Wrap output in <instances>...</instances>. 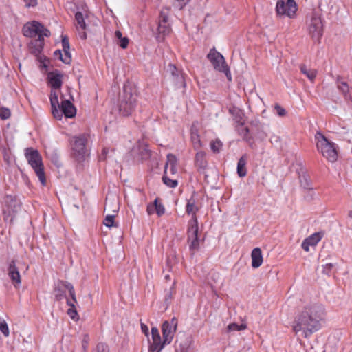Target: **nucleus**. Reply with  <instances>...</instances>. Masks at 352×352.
<instances>
[{
  "label": "nucleus",
  "mask_w": 352,
  "mask_h": 352,
  "mask_svg": "<svg viewBox=\"0 0 352 352\" xmlns=\"http://www.w3.org/2000/svg\"><path fill=\"white\" fill-rule=\"evenodd\" d=\"M324 317V308L322 305L308 304L296 316L292 329L296 333L301 332L305 338H308L320 329Z\"/></svg>",
  "instance_id": "1"
},
{
  "label": "nucleus",
  "mask_w": 352,
  "mask_h": 352,
  "mask_svg": "<svg viewBox=\"0 0 352 352\" xmlns=\"http://www.w3.org/2000/svg\"><path fill=\"white\" fill-rule=\"evenodd\" d=\"M23 35L26 37L38 36V40L35 41L36 47L32 51L34 54H38L42 50V41L44 36H50V32L37 21L27 23L23 28Z\"/></svg>",
  "instance_id": "2"
},
{
  "label": "nucleus",
  "mask_w": 352,
  "mask_h": 352,
  "mask_svg": "<svg viewBox=\"0 0 352 352\" xmlns=\"http://www.w3.org/2000/svg\"><path fill=\"white\" fill-rule=\"evenodd\" d=\"M317 150L330 162H334L338 159V148L336 144L328 140L322 133L317 132L315 135Z\"/></svg>",
  "instance_id": "3"
},
{
  "label": "nucleus",
  "mask_w": 352,
  "mask_h": 352,
  "mask_svg": "<svg viewBox=\"0 0 352 352\" xmlns=\"http://www.w3.org/2000/svg\"><path fill=\"white\" fill-rule=\"evenodd\" d=\"M137 96L131 92V88L124 87L118 102V109L122 116H129L135 109Z\"/></svg>",
  "instance_id": "4"
},
{
  "label": "nucleus",
  "mask_w": 352,
  "mask_h": 352,
  "mask_svg": "<svg viewBox=\"0 0 352 352\" xmlns=\"http://www.w3.org/2000/svg\"><path fill=\"white\" fill-rule=\"evenodd\" d=\"M25 157L28 163L34 169L36 176L43 186L46 184L44 168L42 163V157L37 150L28 148L25 151Z\"/></svg>",
  "instance_id": "5"
},
{
  "label": "nucleus",
  "mask_w": 352,
  "mask_h": 352,
  "mask_svg": "<svg viewBox=\"0 0 352 352\" xmlns=\"http://www.w3.org/2000/svg\"><path fill=\"white\" fill-rule=\"evenodd\" d=\"M87 136L85 134L74 136L71 140L72 155L76 160L81 162L84 160L86 154V144Z\"/></svg>",
  "instance_id": "6"
},
{
  "label": "nucleus",
  "mask_w": 352,
  "mask_h": 352,
  "mask_svg": "<svg viewBox=\"0 0 352 352\" xmlns=\"http://www.w3.org/2000/svg\"><path fill=\"white\" fill-rule=\"evenodd\" d=\"M207 57L217 71L224 73L228 80L229 81L232 80V76L230 69L226 64L224 57L221 53L213 48L210 50V52L207 55Z\"/></svg>",
  "instance_id": "7"
},
{
  "label": "nucleus",
  "mask_w": 352,
  "mask_h": 352,
  "mask_svg": "<svg viewBox=\"0 0 352 352\" xmlns=\"http://www.w3.org/2000/svg\"><path fill=\"white\" fill-rule=\"evenodd\" d=\"M309 34L316 41H320L323 32V25L321 17L316 13H314L307 22Z\"/></svg>",
  "instance_id": "8"
},
{
  "label": "nucleus",
  "mask_w": 352,
  "mask_h": 352,
  "mask_svg": "<svg viewBox=\"0 0 352 352\" xmlns=\"http://www.w3.org/2000/svg\"><path fill=\"white\" fill-rule=\"evenodd\" d=\"M297 10V5L294 0H278L276 11L278 15L287 16L289 18L294 16Z\"/></svg>",
  "instance_id": "9"
},
{
  "label": "nucleus",
  "mask_w": 352,
  "mask_h": 352,
  "mask_svg": "<svg viewBox=\"0 0 352 352\" xmlns=\"http://www.w3.org/2000/svg\"><path fill=\"white\" fill-rule=\"evenodd\" d=\"M178 320L173 317L170 320H166L162 325L164 344H170L177 331Z\"/></svg>",
  "instance_id": "10"
},
{
  "label": "nucleus",
  "mask_w": 352,
  "mask_h": 352,
  "mask_svg": "<svg viewBox=\"0 0 352 352\" xmlns=\"http://www.w3.org/2000/svg\"><path fill=\"white\" fill-rule=\"evenodd\" d=\"M4 203L3 212L9 216L16 213L21 207V203L15 196L6 195L4 198Z\"/></svg>",
  "instance_id": "11"
},
{
  "label": "nucleus",
  "mask_w": 352,
  "mask_h": 352,
  "mask_svg": "<svg viewBox=\"0 0 352 352\" xmlns=\"http://www.w3.org/2000/svg\"><path fill=\"white\" fill-rule=\"evenodd\" d=\"M199 211L198 206L195 204L194 199L191 198L188 200L186 206V212L187 214L191 216L190 220L188 221V226L198 225V219L196 216L197 212Z\"/></svg>",
  "instance_id": "12"
},
{
  "label": "nucleus",
  "mask_w": 352,
  "mask_h": 352,
  "mask_svg": "<svg viewBox=\"0 0 352 352\" xmlns=\"http://www.w3.org/2000/svg\"><path fill=\"white\" fill-rule=\"evenodd\" d=\"M8 276L12 280L14 286L16 288H18L21 283V275L19 272V270L16 265V261L15 260H12L9 263L8 268Z\"/></svg>",
  "instance_id": "13"
},
{
  "label": "nucleus",
  "mask_w": 352,
  "mask_h": 352,
  "mask_svg": "<svg viewBox=\"0 0 352 352\" xmlns=\"http://www.w3.org/2000/svg\"><path fill=\"white\" fill-rule=\"evenodd\" d=\"M198 230V225L196 226H190L188 228V237L190 249L196 250L199 247Z\"/></svg>",
  "instance_id": "14"
},
{
  "label": "nucleus",
  "mask_w": 352,
  "mask_h": 352,
  "mask_svg": "<svg viewBox=\"0 0 352 352\" xmlns=\"http://www.w3.org/2000/svg\"><path fill=\"white\" fill-rule=\"evenodd\" d=\"M71 284L67 281L60 280L54 287L53 294L56 300H61L65 298V289L67 290V285Z\"/></svg>",
  "instance_id": "15"
},
{
  "label": "nucleus",
  "mask_w": 352,
  "mask_h": 352,
  "mask_svg": "<svg viewBox=\"0 0 352 352\" xmlns=\"http://www.w3.org/2000/svg\"><path fill=\"white\" fill-rule=\"evenodd\" d=\"M60 106L63 114L66 118H72L76 116V109L69 100H63Z\"/></svg>",
  "instance_id": "16"
},
{
  "label": "nucleus",
  "mask_w": 352,
  "mask_h": 352,
  "mask_svg": "<svg viewBox=\"0 0 352 352\" xmlns=\"http://www.w3.org/2000/svg\"><path fill=\"white\" fill-rule=\"evenodd\" d=\"M167 160L165 164L164 170L168 171L170 175L177 173V159L173 154L169 153L166 156Z\"/></svg>",
  "instance_id": "17"
},
{
  "label": "nucleus",
  "mask_w": 352,
  "mask_h": 352,
  "mask_svg": "<svg viewBox=\"0 0 352 352\" xmlns=\"http://www.w3.org/2000/svg\"><path fill=\"white\" fill-rule=\"evenodd\" d=\"M337 87L339 91L342 92L346 99H351L352 98L351 87L341 77H338Z\"/></svg>",
  "instance_id": "18"
},
{
  "label": "nucleus",
  "mask_w": 352,
  "mask_h": 352,
  "mask_svg": "<svg viewBox=\"0 0 352 352\" xmlns=\"http://www.w3.org/2000/svg\"><path fill=\"white\" fill-rule=\"evenodd\" d=\"M252 267L258 268L263 263V255L261 248H255L251 252Z\"/></svg>",
  "instance_id": "19"
},
{
  "label": "nucleus",
  "mask_w": 352,
  "mask_h": 352,
  "mask_svg": "<svg viewBox=\"0 0 352 352\" xmlns=\"http://www.w3.org/2000/svg\"><path fill=\"white\" fill-rule=\"evenodd\" d=\"M49 82L52 89H57L62 85V75L60 74H50L48 76Z\"/></svg>",
  "instance_id": "20"
},
{
  "label": "nucleus",
  "mask_w": 352,
  "mask_h": 352,
  "mask_svg": "<svg viewBox=\"0 0 352 352\" xmlns=\"http://www.w3.org/2000/svg\"><path fill=\"white\" fill-rule=\"evenodd\" d=\"M63 51V52H62V51L60 50H57L54 52L55 56H58L63 63L65 64H70L72 61V56L69 50Z\"/></svg>",
  "instance_id": "21"
},
{
  "label": "nucleus",
  "mask_w": 352,
  "mask_h": 352,
  "mask_svg": "<svg viewBox=\"0 0 352 352\" xmlns=\"http://www.w3.org/2000/svg\"><path fill=\"white\" fill-rule=\"evenodd\" d=\"M246 158L245 156H242L237 163V173L240 177H243L246 175Z\"/></svg>",
  "instance_id": "22"
},
{
  "label": "nucleus",
  "mask_w": 352,
  "mask_h": 352,
  "mask_svg": "<svg viewBox=\"0 0 352 352\" xmlns=\"http://www.w3.org/2000/svg\"><path fill=\"white\" fill-rule=\"evenodd\" d=\"M67 286V290L69 293V295L71 296V299H67V305L69 307H75L76 304L77 303L76 298V293L74 288V286L72 284H68Z\"/></svg>",
  "instance_id": "23"
},
{
  "label": "nucleus",
  "mask_w": 352,
  "mask_h": 352,
  "mask_svg": "<svg viewBox=\"0 0 352 352\" xmlns=\"http://www.w3.org/2000/svg\"><path fill=\"white\" fill-rule=\"evenodd\" d=\"M168 71L171 73L172 76L175 78V80L177 83L182 84L184 82V77L180 74L179 71L177 69V67L172 64H169L168 67Z\"/></svg>",
  "instance_id": "24"
},
{
  "label": "nucleus",
  "mask_w": 352,
  "mask_h": 352,
  "mask_svg": "<svg viewBox=\"0 0 352 352\" xmlns=\"http://www.w3.org/2000/svg\"><path fill=\"white\" fill-rule=\"evenodd\" d=\"M170 173L168 171L164 170V175L162 177V181L164 184L170 188H175L177 184V180L175 179H170L169 177Z\"/></svg>",
  "instance_id": "25"
},
{
  "label": "nucleus",
  "mask_w": 352,
  "mask_h": 352,
  "mask_svg": "<svg viewBox=\"0 0 352 352\" xmlns=\"http://www.w3.org/2000/svg\"><path fill=\"white\" fill-rule=\"evenodd\" d=\"M151 336L153 342L158 344H164V346L168 344H164V338H161L159 330L157 327H154L151 328Z\"/></svg>",
  "instance_id": "26"
},
{
  "label": "nucleus",
  "mask_w": 352,
  "mask_h": 352,
  "mask_svg": "<svg viewBox=\"0 0 352 352\" xmlns=\"http://www.w3.org/2000/svg\"><path fill=\"white\" fill-rule=\"evenodd\" d=\"M191 141L195 149H199L201 146V140L197 131L193 127L191 129Z\"/></svg>",
  "instance_id": "27"
},
{
  "label": "nucleus",
  "mask_w": 352,
  "mask_h": 352,
  "mask_svg": "<svg viewBox=\"0 0 352 352\" xmlns=\"http://www.w3.org/2000/svg\"><path fill=\"white\" fill-rule=\"evenodd\" d=\"M205 156L206 153L204 151H197L195 156V163L197 166H198L200 168H203L206 165Z\"/></svg>",
  "instance_id": "28"
},
{
  "label": "nucleus",
  "mask_w": 352,
  "mask_h": 352,
  "mask_svg": "<svg viewBox=\"0 0 352 352\" xmlns=\"http://www.w3.org/2000/svg\"><path fill=\"white\" fill-rule=\"evenodd\" d=\"M300 71L302 74L311 80L314 81L316 76V71L315 69H307L305 65L300 66Z\"/></svg>",
  "instance_id": "29"
},
{
  "label": "nucleus",
  "mask_w": 352,
  "mask_h": 352,
  "mask_svg": "<svg viewBox=\"0 0 352 352\" xmlns=\"http://www.w3.org/2000/svg\"><path fill=\"white\" fill-rule=\"evenodd\" d=\"M321 239V234L320 232H316L305 239V240L311 245V246H315L318 243Z\"/></svg>",
  "instance_id": "30"
},
{
  "label": "nucleus",
  "mask_w": 352,
  "mask_h": 352,
  "mask_svg": "<svg viewBox=\"0 0 352 352\" xmlns=\"http://www.w3.org/2000/svg\"><path fill=\"white\" fill-rule=\"evenodd\" d=\"M75 19L77 23V25L82 29L85 30L86 23L85 21V19L83 14L80 12H77L75 14Z\"/></svg>",
  "instance_id": "31"
},
{
  "label": "nucleus",
  "mask_w": 352,
  "mask_h": 352,
  "mask_svg": "<svg viewBox=\"0 0 352 352\" xmlns=\"http://www.w3.org/2000/svg\"><path fill=\"white\" fill-rule=\"evenodd\" d=\"M158 32L162 36L168 35L170 32V27L168 24H164L163 23H159L158 24Z\"/></svg>",
  "instance_id": "32"
},
{
  "label": "nucleus",
  "mask_w": 352,
  "mask_h": 352,
  "mask_svg": "<svg viewBox=\"0 0 352 352\" xmlns=\"http://www.w3.org/2000/svg\"><path fill=\"white\" fill-rule=\"evenodd\" d=\"M50 99L52 107L60 106L58 102V94L56 90L51 91Z\"/></svg>",
  "instance_id": "33"
},
{
  "label": "nucleus",
  "mask_w": 352,
  "mask_h": 352,
  "mask_svg": "<svg viewBox=\"0 0 352 352\" xmlns=\"http://www.w3.org/2000/svg\"><path fill=\"white\" fill-rule=\"evenodd\" d=\"M247 328V326L245 324H238L235 322L230 323L228 326V331H241L244 330Z\"/></svg>",
  "instance_id": "34"
},
{
  "label": "nucleus",
  "mask_w": 352,
  "mask_h": 352,
  "mask_svg": "<svg viewBox=\"0 0 352 352\" xmlns=\"http://www.w3.org/2000/svg\"><path fill=\"white\" fill-rule=\"evenodd\" d=\"M52 113L56 119L59 120L62 119L63 112L61 106L52 107Z\"/></svg>",
  "instance_id": "35"
},
{
  "label": "nucleus",
  "mask_w": 352,
  "mask_h": 352,
  "mask_svg": "<svg viewBox=\"0 0 352 352\" xmlns=\"http://www.w3.org/2000/svg\"><path fill=\"white\" fill-rule=\"evenodd\" d=\"M67 314L73 320L76 321L79 319V316L78 314L76 306L69 307L67 309Z\"/></svg>",
  "instance_id": "36"
},
{
  "label": "nucleus",
  "mask_w": 352,
  "mask_h": 352,
  "mask_svg": "<svg viewBox=\"0 0 352 352\" xmlns=\"http://www.w3.org/2000/svg\"><path fill=\"white\" fill-rule=\"evenodd\" d=\"M300 186L306 190L312 188L311 186L310 181L308 179L307 176L303 175L300 179Z\"/></svg>",
  "instance_id": "37"
},
{
  "label": "nucleus",
  "mask_w": 352,
  "mask_h": 352,
  "mask_svg": "<svg viewBox=\"0 0 352 352\" xmlns=\"http://www.w3.org/2000/svg\"><path fill=\"white\" fill-rule=\"evenodd\" d=\"M222 146V143L220 140H216L210 144V148L214 153H219Z\"/></svg>",
  "instance_id": "38"
},
{
  "label": "nucleus",
  "mask_w": 352,
  "mask_h": 352,
  "mask_svg": "<svg viewBox=\"0 0 352 352\" xmlns=\"http://www.w3.org/2000/svg\"><path fill=\"white\" fill-rule=\"evenodd\" d=\"M305 199L309 201L316 198V193L313 188H310L305 190Z\"/></svg>",
  "instance_id": "39"
},
{
  "label": "nucleus",
  "mask_w": 352,
  "mask_h": 352,
  "mask_svg": "<svg viewBox=\"0 0 352 352\" xmlns=\"http://www.w3.org/2000/svg\"><path fill=\"white\" fill-rule=\"evenodd\" d=\"M164 347V344H158L153 342L150 344L148 351L150 352H161Z\"/></svg>",
  "instance_id": "40"
},
{
  "label": "nucleus",
  "mask_w": 352,
  "mask_h": 352,
  "mask_svg": "<svg viewBox=\"0 0 352 352\" xmlns=\"http://www.w3.org/2000/svg\"><path fill=\"white\" fill-rule=\"evenodd\" d=\"M155 203L156 206L155 212L159 217H160L164 214L165 208L162 204L158 203L157 199L155 200Z\"/></svg>",
  "instance_id": "41"
},
{
  "label": "nucleus",
  "mask_w": 352,
  "mask_h": 352,
  "mask_svg": "<svg viewBox=\"0 0 352 352\" xmlns=\"http://www.w3.org/2000/svg\"><path fill=\"white\" fill-rule=\"evenodd\" d=\"M0 331L3 333V334L6 337L9 336V334H10L9 328H8L7 323L4 320L1 321L0 322Z\"/></svg>",
  "instance_id": "42"
},
{
  "label": "nucleus",
  "mask_w": 352,
  "mask_h": 352,
  "mask_svg": "<svg viewBox=\"0 0 352 352\" xmlns=\"http://www.w3.org/2000/svg\"><path fill=\"white\" fill-rule=\"evenodd\" d=\"M115 215H107L104 220V224L109 228L113 226Z\"/></svg>",
  "instance_id": "43"
},
{
  "label": "nucleus",
  "mask_w": 352,
  "mask_h": 352,
  "mask_svg": "<svg viewBox=\"0 0 352 352\" xmlns=\"http://www.w3.org/2000/svg\"><path fill=\"white\" fill-rule=\"evenodd\" d=\"M10 116V111L8 108H0V117L3 119H8Z\"/></svg>",
  "instance_id": "44"
},
{
  "label": "nucleus",
  "mask_w": 352,
  "mask_h": 352,
  "mask_svg": "<svg viewBox=\"0 0 352 352\" xmlns=\"http://www.w3.org/2000/svg\"><path fill=\"white\" fill-rule=\"evenodd\" d=\"M95 352H109V347L104 343H99L97 344Z\"/></svg>",
  "instance_id": "45"
},
{
  "label": "nucleus",
  "mask_w": 352,
  "mask_h": 352,
  "mask_svg": "<svg viewBox=\"0 0 352 352\" xmlns=\"http://www.w3.org/2000/svg\"><path fill=\"white\" fill-rule=\"evenodd\" d=\"M190 343L189 341H186L179 344V349L176 352H188Z\"/></svg>",
  "instance_id": "46"
},
{
  "label": "nucleus",
  "mask_w": 352,
  "mask_h": 352,
  "mask_svg": "<svg viewBox=\"0 0 352 352\" xmlns=\"http://www.w3.org/2000/svg\"><path fill=\"white\" fill-rule=\"evenodd\" d=\"M118 45H119L122 48L125 49L127 47L129 44V39L126 37H123L121 40L116 41Z\"/></svg>",
  "instance_id": "47"
},
{
  "label": "nucleus",
  "mask_w": 352,
  "mask_h": 352,
  "mask_svg": "<svg viewBox=\"0 0 352 352\" xmlns=\"http://www.w3.org/2000/svg\"><path fill=\"white\" fill-rule=\"evenodd\" d=\"M63 50H69V42L67 36H63L62 38Z\"/></svg>",
  "instance_id": "48"
},
{
  "label": "nucleus",
  "mask_w": 352,
  "mask_h": 352,
  "mask_svg": "<svg viewBox=\"0 0 352 352\" xmlns=\"http://www.w3.org/2000/svg\"><path fill=\"white\" fill-rule=\"evenodd\" d=\"M156 206L155 201L153 204H149L147 206L146 211L148 214L151 215L155 212Z\"/></svg>",
  "instance_id": "49"
},
{
  "label": "nucleus",
  "mask_w": 352,
  "mask_h": 352,
  "mask_svg": "<svg viewBox=\"0 0 352 352\" xmlns=\"http://www.w3.org/2000/svg\"><path fill=\"white\" fill-rule=\"evenodd\" d=\"M275 109L276 111V113L279 116H284L285 114H286V111L285 110V109H283V107H281L280 105L278 104H276L275 106Z\"/></svg>",
  "instance_id": "50"
},
{
  "label": "nucleus",
  "mask_w": 352,
  "mask_h": 352,
  "mask_svg": "<svg viewBox=\"0 0 352 352\" xmlns=\"http://www.w3.org/2000/svg\"><path fill=\"white\" fill-rule=\"evenodd\" d=\"M27 8L35 7L37 5V0H24Z\"/></svg>",
  "instance_id": "51"
},
{
  "label": "nucleus",
  "mask_w": 352,
  "mask_h": 352,
  "mask_svg": "<svg viewBox=\"0 0 352 352\" xmlns=\"http://www.w3.org/2000/svg\"><path fill=\"white\" fill-rule=\"evenodd\" d=\"M190 0H176L177 3V6L179 9H182L184 6H186Z\"/></svg>",
  "instance_id": "52"
},
{
  "label": "nucleus",
  "mask_w": 352,
  "mask_h": 352,
  "mask_svg": "<svg viewBox=\"0 0 352 352\" xmlns=\"http://www.w3.org/2000/svg\"><path fill=\"white\" fill-rule=\"evenodd\" d=\"M302 248L306 251V252H309V246H311V245L305 239L302 243Z\"/></svg>",
  "instance_id": "53"
},
{
  "label": "nucleus",
  "mask_w": 352,
  "mask_h": 352,
  "mask_svg": "<svg viewBox=\"0 0 352 352\" xmlns=\"http://www.w3.org/2000/svg\"><path fill=\"white\" fill-rule=\"evenodd\" d=\"M332 267H333V264L327 263L323 266L324 272L328 274L331 270Z\"/></svg>",
  "instance_id": "54"
},
{
  "label": "nucleus",
  "mask_w": 352,
  "mask_h": 352,
  "mask_svg": "<svg viewBox=\"0 0 352 352\" xmlns=\"http://www.w3.org/2000/svg\"><path fill=\"white\" fill-rule=\"evenodd\" d=\"M160 17H161V19H160L159 23H163L164 24H168L167 23L168 16L166 15L161 14Z\"/></svg>",
  "instance_id": "55"
},
{
  "label": "nucleus",
  "mask_w": 352,
  "mask_h": 352,
  "mask_svg": "<svg viewBox=\"0 0 352 352\" xmlns=\"http://www.w3.org/2000/svg\"><path fill=\"white\" fill-rule=\"evenodd\" d=\"M115 38H116V41H119L121 40L123 38L122 32L119 30L116 31Z\"/></svg>",
  "instance_id": "56"
},
{
  "label": "nucleus",
  "mask_w": 352,
  "mask_h": 352,
  "mask_svg": "<svg viewBox=\"0 0 352 352\" xmlns=\"http://www.w3.org/2000/svg\"><path fill=\"white\" fill-rule=\"evenodd\" d=\"M141 329H142V331L145 333V335L148 336V327L145 324L141 323Z\"/></svg>",
  "instance_id": "57"
},
{
  "label": "nucleus",
  "mask_w": 352,
  "mask_h": 352,
  "mask_svg": "<svg viewBox=\"0 0 352 352\" xmlns=\"http://www.w3.org/2000/svg\"><path fill=\"white\" fill-rule=\"evenodd\" d=\"M111 204H112V202L111 201V200L107 199L106 204H105V210L110 208Z\"/></svg>",
  "instance_id": "58"
},
{
  "label": "nucleus",
  "mask_w": 352,
  "mask_h": 352,
  "mask_svg": "<svg viewBox=\"0 0 352 352\" xmlns=\"http://www.w3.org/2000/svg\"><path fill=\"white\" fill-rule=\"evenodd\" d=\"M80 37L82 38V39H85L87 38V34L86 32H83L81 34H80Z\"/></svg>",
  "instance_id": "59"
},
{
  "label": "nucleus",
  "mask_w": 352,
  "mask_h": 352,
  "mask_svg": "<svg viewBox=\"0 0 352 352\" xmlns=\"http://www.w3.org/2000/svg\"><path fill=\"white\" fill-rule=\"evenodd\" d=\"M237 111V109H235V108L230 109V110H229L230 113H232V114H234V113L235 111Z\"/></svg>",
  "instance_id": "60"
},
{
  "label": "nucleus",
  "mask_w": 352,
  "mask_h": 352,
  "mask_svg": "<svg viewBox=\"0 0 352 352\" xmlns=\"http://www.w3.org/2000/svg\"><path fill=\"white\" fill-rule=\"evenodd\" d=\"M348 216H349V217L352 218V210H350V211L349 212V213H348Z\"/></svg>",
  "instance_id": "61"
},
{
  "label": "nucleus",
  "mask_w": 352,
  "mask_h": 352,
  "mask_svg": "<svg viewBox=\"0 0 352 352\" xmlns=\"http://www.w3.org/2000/svg\"><path fill=\"white\" fill-rule=\"evenodd\" d=\"M114 212H117L118 211V207L116 206L115 208L113 210Z\"/></svg>",
  "instance_id": "62"
},
{
  "label": "nucleus",
  "mask_w": 352,
  "mask_h": 352,
  "mask_svg": "<svg viewBox=\"0 0 352 352\" xmlns=\"http://www.w3.org/2000/svg\"><path fill=\"white\" fill-rule=\"evenodd\" d=\"M165 278H166V279H169V278H170L169 275H166V276H165Z\"/></svg>",
  "instance_id": "63"
},
{
  "label": "nucleus",
  "mask_w": 352,
  "mask_h": 352,
  "mask_svg": "<svg viewBox=\"0 0 352 352\" xmlns=\"http://www.w3.org/2000/svg\"><path fill=\"white\" fill-rule=\"evenodd\" d=\"M245 131H246L247 133L248 132V128H245Z\"/></svg>",
  "instance_id": "64"
}]
</instances>
